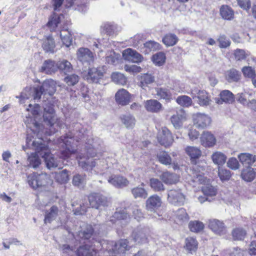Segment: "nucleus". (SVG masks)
Wrapping results in <instances>:
<instances>
[{"label": "nucleus", "instance_id": "bb28decb", "mask_svg": "<svg viewBox=\"0 0 256 256\" xmlns=\"http://www.w3.org/2000/svg\"><path fill=\"white\" fill-rule=\"evenodd\" d=\"M58 208L56 206H52L50 210H46L45 212L44 223H51L58 216Z\"/></svg>", "mask_w": 256, "mask_h": 256}, {"label": "nucleus", "instance_id": "69168bd1", "mask_svg": "<svg viewBox=\"0 0 256 256\" xmlns=\"http://www.w3.org/2000/svg\"><path fill=\"white\" fill-rule=\"evenodd\" d=\"M96 166L95 161L89 158L86 161L81 162V167L86 170H90Z\"/></svg>", "mask_w": 256, "mask_h": 256}, {"label": "nucleus", "instance_id": "ddd939ff", "mask_svg": "<svg viewBox=\"0 0 256 256\" xmlns=\"http://www.w3.org/2000/svg\"><path fill=\"white\" fill-rule=\"evenodd\" d=\"M122 56L125 60L134 63H138L143 60L142 55L132 48L124 50L122 52Z\"/></svg>", "mask_w": 256, "mask_h": 256}, {"label": "nucleus", "instance_id": "2f4dec72", "mask_svg": "<svg viewBox=\"0 0 256 256\" xmlns=\"http://www.w3.org/2000/svg\"><path fill=\"white\" fill-rule=\"evenodd\" d=\"M60 37L63 45L66 47H69L72 44V35L68 29L60 30Z\"/></svg>", "mask_w": 256, "mask_h": 256}, {"label": "nucleus", "instance_id": "473e14b6", "mask_svg": "<svg viewBox=\"0 0 256 256\" xmlns=\"http://www.w3.org/2000/svg\"><path fill=\"white\" fill-rule=\"evenodd\" d=\"M211 158L213 162L219 167L225 164L227 157L222 152L217 151L212 154Z\"/></svg>", "mask_w": 256, "mask_h": 256}, {"label": "nucleus", "instance_id": "79ce46f5", "mask_svg": "<svg viewBox=\"0 0 256 256\" xmlns=\"http://www.w3.org/2000/svg\"><path fill=\"white\" fill-rule=\"evenodd\" d=\"M58 69L65 74L72 72V67L71 64L66 60L58 61L57 62V70Z\"/></svg>", "mask_w": 256, "mask_h": 256}, {"label": "nucleus", "instance_id": "13d9d810", "mask_svg": "<svg viewBox=\"0 0 256 256\" xmlns=\"http://www.w3.org/2000/svg\"><path fill=\"white\" fill-rule=\"evenodd\" d=\"M232 235L234 240H243L246 235V231L240 228H237L232 231Z\"/></svg>", "mask_w": 256, "mask_h": 256}, {"label": "nucleus", "instance_id": "680f3d73", "mask_svg": "<svg viewBox=\"0 0 256 256\" xmlns=\"http://www.w3.org/2000/svg\"><path fill=\"white\" fill-rule=\"evenodd\" d=\"M218 175L222 181L228 180L231 176L230 170L220 168V166L218 168Z\"/></svg>", "mask_w": 256, "mask_h": 256}, {"label": "nucleus", "instance_id": "f704fd0d", "mask_svg": "<svg viewBox=\"0 0 256 256\" xmlns=\"http://www.w3.org/2000/svg\"><path fill=\"white\" fill-rule=\"evenodd\" d=\"M186 154L190 158L192 161L198 158L202 154V152L199 148L194 146H188L185 148Z\"/></svg>", "mask_w": 256, "mask_h": 256}, {"label": "nucleus", "instance_id": "f3484780", "mask_svg": "<svg viewBox=\"0 0 256 256\" xmlns=\"http://www.w3.org/2000/svg\"><path fill=\"white\" fill-rule=\"evenodd\" d=\"M115 99L118 104L126 106L130 102V94L126 90L122 88L116 92Z\"/></svg>", "mask_w": 256, "mask_h": 256}, {"label": "nucleus", "instance_id": "20e7f679", "mask_svg": "<svg viewBox=\"0 0 256 256\" xmlns=\"http://www.w3.org/2000/svg\"><path fill=\"white\" fill-rule=\"evenodd\" d=\"M88 67V70H84L82 72V77L89 82L98 83L100 80L103 77L105 72L104 67L92 68Z\"/></svg>", "mask_w": 256, "mask_h": 256}, {"label": "nucleus", "instance_id": "f8f14e48", "mask_svg": "<svg viewBox=\"0 0 256 256\" xmlns=\"http://www.w3.org/2000/svg\"><path fill=\"white\" fill-rule=\"evenodd\" d=\"M96 54L88 48H81V64L85 68L90 66L94 62Z\"/></svg>", "mask_w": 256, "mask_h": 256}, {"label": "nucleus", "instance_id": "bf43d9fd", "mask_svg": "<svg viewBox=\"0 0 256 256\" xmlns=\"http://www.w3.org/2000/svg\"><path fill=\"white\" fill-rule=\"evenodd\" d=\"M247 95L250 96L251 94H249L245 91L244 92H238L236 94V98L239 103L245 106L248 102Z\"/></svg>", "mask_w": 256, "mask_h": 256}, {"label": "nucleus", "instance_id": "7c9ffc66", "mask_svg": "<svg viewBox=\"0 0 256 256\" xmlns=\"http://www.w3.org/2000/svg\"><path fill=\"white\" fill-rule=\"evenodd\" d=\"M238 158L243 165H252L256 160V156L249 153H242Z\"/></svg>", "mask_w": 256, "mask_h": 256}, {"label": "nucleus", "instance_id": "49530a36", "mask_svg": "<svg viewBox=\"0 0 256 256\" xmlns=\"http://www.w3.org/2000/svg\"><path fill=\"white\" fill-rule=\"evenodd\" d=\"M240 77V74L235 69H230L226 72V78L229 82H237Z\"/></svg>", "mask_w": 256, "mask_h": 256}, {"label": "nucleus", "instance_id": "c756f323", "mask_svg": "<svg viewBox=\"0 0 256 256\" xmlns=\"http://www.w3.org/2000/svg\"><path fill=\"white\" fill-rule=\"evenodd\" d=\"M175 220L180 224L188 222L190 219L186 210L184 208H180L175 212Z\"/></svg>", "mask_w": 256, "mask_h": 256}, {"label": "nucleus", "instance_id": "1a4fd4ad", "mask_svg": "<svg viewBox=\"0 0 256 256\" xmlns=\"http://www.w3.org/2000/svg\"><path fill=\"white\" fill-rule=\"evenodd\" d=\"M194 98L197 97L198 98V103L202 106H207L210 104V100L208 94L206 91L198 90L196 88H194L188 92Z\"/></svg>", "mask_w": 256, "mask_h": 256}, {"label": "nucleus", "instance_id": "39448f33", "mask_svg": "<svg viewBox=\"0 0 256 256\" xmlns=\"http://www.w3.org/2000/svg\"><path fill=\"white\" fill-rule=\"evenodd\" d=\"M83 206L86 207L90 206L93 208L98 209L102 206H104L107 204L106 198L100 194L94 193L90 194L84 198Z\"/></svg>", "mask_w": 256, "mask_h": 256}, {"label": "nucleus", "instance_id": "052dcab7", "mask_svg": "<svg viewBox=\"0 0 256 256\" xmlns=\"http://www.w3.org/2000/svg\"><path fill=\"white\" fill-rule=\"evenodd\" d=\"M42 84H46V88H44V94H48L52 96L56 92V88L52 82L45 81Z\"/></svg>", "mask_w": 256, "mask_h": 256}, {"label": "nucleus", "instance_id": "393cba45", "mask_svg": "<svg viewBox=\"0 0 256 256\" xmlns=\"http://www.w3.org/2000/svg\"><path fill=\"white\" fill-rule=\"evenodd\" d=\"M220 14L222 19L226 20H232L234 16V10L228 5H222L220 6Z\"/></svg>", "mask_w": 256, "mask_h": 256}, {"label": "nucleus", "instance_id": "4c0bfd02", "mask_svg": "<svg viewBox=\"0 0 256 256\" xmlns=\"http://www.w3.org/2000/svg\"><path fill=\"white\" fill-rule=\"evenodd\" d=\"M120 120L127 128H132L136 124V120L134 117L130 114L122 116Z\"/></svg>", "mask_w": 256, "mask_h": 256}, {"label": "nucleus", "instance_id": "0e129e2a", "mask_svg": "<svg viewBox=\"0 0 256 256\" xmlns=\"http://www.w3.org/2000/svg\"><path fill=\"white\" fill-rule=\"evenodd\" d=\"M234 58L237 60H242L248 56L244 50L237 48L234 50Z\"/></svg>", "mask_w": 256, "mask_h": 256}, {"label": "nucleus", "instance_id": "6ab92c4d", "mask_svg": "<svg viewBox=\"0 0 256 256\" xmlns=\"http://www.w3.org/2000/svg\"><path fill=\"white\" fill-rule=\"evenodd\" d=\"M139 86L142 89L146 90L149 84L155 82V77L150 73L141 74L138 76Z\"/></svg>", "mask_w": 256, "mask_h": 256}, {"label": "nucleus", "instance_id": "dca6fc26", "mask_svg": "<svg viewBox=\"0 0 256 256\" xmlns=\"http://www.w3.org/2000/svg\"><path fill=\"white\" fill-rule=\"evenodd\" d=\"M42 41V47L46 52L54 53L56 51V42L52 35L44 36Z\"/></svg>", "mask_w": 256, "mask_h": 256}, {"label": "nucleus", "instance_id": "423d86ee", "mask_svg": "<svg viewBox=\"0 0 256 256\" xmlns=\"http://www.w3.org/2000/svg\"><path fill=\"white\" fill-rule=\"evenodd\" d=\"M47 174L43 173L38 174L36 172H33L28 176V183L34 190L45 186L47 182Z\"/></svg>", "mask_w": 256, "mask_h": 256}, {"label": "nucleus", "instance_id": "a19ab883", "mask_svg": "<svg viewBox=\"0 0 256 256\" xmlns=\"http://www.w3.org/2000/svg\"><path fill=\"white\" fill-rule=\"evenodd\" d=\"M198 242L193 237L187 238L185 240V248L189 252L192 253L198 248Z\"/></svg>", "mask_w": 256, "mask_h": 256}, {"label": "nucleus", "instance_id": "c9c22d12", "mask_svg": "<svg viewBox=\"0 0 256 256\" xmlns=\"http://www.w3.org/2000/svg\"><path fill=\"white\" fill-rule=\"evenodd\" d=\"M57 70V63L48 60H45L41 68V71L46 74H51Z\"/></svg>", "mask_w": 256, "mask_h": 256}, {"label": "nucleus", "instance_id": "72a5a7b5", "mask_svg": "<svg viewBox=\"0 0 256 256\" xmlns=\"http://www.w3.org/2000/svg\"><path fill=\"white\" fill-rule=\"evenodd\" d=\"M61 18H64V16L62 14L60 15L54 14L51 18L48 20L46 25L49 28L51 32H55L58 24L60 22Z\"/></svg>", "mask_w": 256, "mask_h": 256}, {"label": "nucleus", "instance_id": "a18cd8bd", "mask_svg": "<svg viewBox=\"0 0 256 256\" xmlns=\"http://www.w3.org/2000/svg\"><path fill=\"white\" fill-rule=\"evenodd\" d=\"M150 184L151 188L155 192L164 191L165 190L164 186L162 182L158 178H150Z\"/></svg>", "mask_w": 256, "mask_h": 256}, {"label": "nucleus", "instance_id": "5fc2aeb1", "mask_svg": "<svg viewBox=\"0 0 256 256\" xmlns=\"http://www.w3.org/2000/svg\"><path fill=\"white\" fill-rule=\"evenodd\" d=\"M56 181L60 184H66L69 180L68 171L66 170H62L56 176Z\"/></svg>", "mask_w": 256, "mask_h": 256}, {"label": "nucleus", "instance_id": "58836bf2", "mask_svg": "<svg viewBox=\"0 0 256 256\" xmlns=\"http://www.w3.org/2000/svg\"><path fill=\"white\" fill-rule=\"evenodd\" d=\"M241 177L245 181L251 182L256 177V172L254 171V168L248 166L242 170Z\"/></svg>", "mask_w": 256, "mask_h": 256}, {"label": "nucleus", "instance_id": "aec40b11", "mask_svg": "<svg viewBox=\"0 0 256 256\" xmlns=\"http://www.w3.org/2000/svg\"><path fill=\"white\" fill-rule=\"evenodd\" d=\"M108 182L114 187L118 188H122L126 186L129 184L127 178L120 175L112 176L108 179Z\"/></svg>", "mask_w": 256, "mask_h": 256}, {"label": "nucleus", "instance_id": "5701e85b", "mask_svg": "<svg viewBox=\"0 0 256 256\" xmlns=\"http://www.w3.org/2000/svg\"><path fill=\"white\" fill-rule=\"evenodd\" d=\"M160 178L166 184H176L179 181V176L178 174L168 171L163 172L160 176Z\"/></svg>", "mask_w": 256, "mask_h": 256}, {"label": "nucleus", "instance_id": "37998d69", "mask_svg": "<svg viewBox=\"0 0 256 256\" xmlns=\"http://www.w3.org/2000/svg\"><path fill=\"white\" fill-rule=\"evenodd\" d=\"M166 56L162 52H159L154 54L152 57V60L156 66H162L166 62Z\"/></svg>", "mask_w": 256, "mask_h": 256}, {"label": "nucleus", "instance_id": "8fccbe9b", "mask_svg": "<svg viewBox=\"0 0 256 256\" xmlns=\"http://www.w3.org/2000/svg\"><path fill=\"white\" fill-rule=\"evenodd\" d=\"M132 193L135 198H145L148 196V192L146 190L142 187L137 186L132 190Z\"/></svg>", "mask_w": 256, "mask_h": 256}, {"label": "nucleus", "instance_id": "2eb2a0df", "mask_svg": "<svg viewBox=\"0 0 256 256\" xmlns=\"http://www.w3.org/2000/svg\"><path fill=\"white\" fill-rule=\"evenodd\" d=\"M146 110L150 112L158 113L162 110V104L156 100L150 99L144 102Z\"/></svg>", "mask_w": 256, "mask_h": 256}, {"label": "nucleus", "instance_id": "3c124183", "mask_svg": "<svg viewBox=\"0 0 256 256\" xmlns=\"http://www.w3.org/2000/svg\"><path fill=\"white\" fill-rule=\"evenodd\" d=\"M176 102L179 105L184 107H189L192 103V98L186 95L178 96Z\"/></svg>", "mask_w": 256, "mask_h": 256}, {"label": "nucleus", "instance_id": "e2e57ef3", "mask_svg": "<svg viewBox=\"0 0 256 256\" xmlns=\"http://www.w3.org/2000/svg\"><path fill=\"white\" fill-rule=\"evenodd\" d=\"M202 191L205 196H212L216 194V189L212 186H205L202 188Z\"/></svg>", "mask_w": 256, "mask_h": 256}, {"label": "nucleus", "instance_id": "4d7b16f0", "mask_svg": "<svg viewBox=\"0 0 256 256\" xmlns=\"http://www.w3.org/2000/svg\"><path fill=\"white\" fill-rule=\"evenodd\" d=\"M133 241L136 244H142L146 242L144 234L142 232H134L132 234Z\"/></svg>", "mask_w": 256, "mask_h": 256}, {"label": "nucleus", "instance_id": "c03bdc74", "mask_svg": "<svg viewBox=\"0 0 256 256\" xmlns=\"http://www.w3.org/2000/svg\"><path fill=\"white\" fill-rule=\"evenodd\" d=\"M112 80L116 84L124 86L126 84L127 78L125 76L119 72H114L112 74Z\"/></svg>", "mask_w": 256, "mask_h": 256}, {"label": "nucleus", "instance_id": "b1692460", "mask_svg": "<svg viewBox=\"0 0 256 256\" xmlns=\"http://www.w3.org/2000/svg\"><path fill=\"white\" fill-rule=\"evenodd\" d=\"M192 170V176L194 182L200 184H202L206 182V180L204 176V173L202 172L204 170V166H201L199 168L198 166L195 164L193 166Z\"/></svg>", "mask_w": 256, "mask_h": 256}, {"label": "nucleus", "instance_id": "6e6552de", "mask_svg": "<svg viewBox=\"0 0 256 256\" xmlns=\"http://www.w3.org/2000/svg\"><path fill=\"white\" fill-rule=\"evenodd\" d=\"M168 202L174 205H183L186 200V197L181 190H171L168 192Z\"/></svg>", "mask_w": 256, "mask_h": 256}, {"label": "nucleus", "instance_id": "cd10ccee", "mask_svg": "<svg viewBox=\"0 0 256 256\" xmlns=\"http://www.w3.org/2000/svg\"><path fill=\"white\" fill-rule=\"evenodd\" d=\"M155 91L158 98L164 100L166 102H170L173 99L172 93L166 88H155Z\"/></svg>", "mask_w": 256, "mask_h": 256}, {"label": "nucleus", "instance_id": "603ef678", "mask_svg": "<svg viewBox=\"0 0 256 256\" xmlns=\"http://www.w3.org/2000/svg\"><path fill=\"white\" fill-rule=\"evenodd\" d=\"M63 256H80L79 248L76 250L71 248L69 245L64 244L62 248Z\"/></svg>", "mask_w": 256, "mask_h": 256}, {"label": "nucleus", "instance_id": "f03ea898", "mask_svg": "<svg viewBox=\"0 0 256 256\" xmlns=\"http://www.w3.org/2000/svg\"><path fill=\"white\" fill-rule=\"evenodd\" d=\"M57 144L62 148L60 150V158L66 160L74 154L76 151L78 141L73 136H68L67 135L62 136L57 140Z\"/></svg>", "mask_w": 256, "mask_h": 256}, {"label": "nucleus", "instance_id": "c85d7f7f", "mask_svg": "<svg viewBox=\"0 0 256 256\" xmlns=\"http://www.w3.org/2000/svg\"><path fill=\"white\" fill-rule=\"evenodd\" d=\"M129 217L126 209H117L110 221L112 224H120V220H126Z\"/></svg>", "mask_w": 256, "mask_h": 256}, {"label": "nucleus", "instance_id": "9d476101", "mask_svg": "<svg viewBox=\"0 0 256 256\" xmlns=\"http://www.w3.org/2000/svg\"><path fill=\"white\" fill-rule=\"evenodd\" d=\"M159 143L166 147L170 146L173 142V138L169 130L164 127L160 130L157 136Z\"/></svg>", "mask_w": 256, "mask_h": 256}, {"label": "nucleus", "instance_id": "ea45409f", "mask_svg": "<svg viewBox=\"0 0 256 256\" xmlns=\"http://www.w3.org/2000/svg\"><path fill=\"white\" fill-rule=\"evenodd\" d=\"M106 60L108 64L116 65L120 60V56L118 54H116L114 51L108 52L106 54Z\"/></svg>", "mask_w": 256, "mask_h": 256}, {"label": "nucleus", "instance_id": "338daca9", "mask_svg": "<svg viewBox=\"0 0 256 256\" xmlns=\"http://www.w3.org/2000/svg\"><path fill=\"white\" fill-rule=\"evenodd\" d=\"M96 252L92 247L85 245L81 246V256H93Z\"/></svg>", "mask_w": 256, "mask_h": 256}, {"label": "nucleus", "instance_id": "e433bc0d", "mask_svg": "<svg viewBox=\"0 0 256 256\" xmlns=\"http://www.w3.org/2000/svg\"><path fill=\"white\" fill-rule=\"evenodd\" d=\"M160 48V44L156 42L150 40L144 44L142 48V52L145 54H148L150 52L156 51Z\"/></svg>", "mask_w": 256, "mask_h": 256}, {"label": "nucleus", "instance_id": "864d4df0", "mask_svg": "<svg viewBox=\"0 0 256 256\" xmlns=\"http://www.w3.org/2000/svg\"><path fill=\"white\" fill-rule=\"evenodd\" d=\"M188 226L192 232H196L202 230L204 228L203 223L197 220L190 222Z\"/></svg>", "mask_w": 256, "mask_h": 256}, {"label": "nucleus", "instance_id": "f257e3e1", "mask_svg": "<svg viewBox=\"0 0 256 256\" xmlns=\"http://www.w3.org/2000/svg\"><path fill=\"white\" fill-rule=\"evenodd\" d=\"M26 142L27 146L30 147L31 146L32 148L35 150V152L32 153L28 158L32 166L36 168L40 164L41 162L38 154L44 159L48 168L57 166L54 158L52 156L50 150L42 139L38 138V140H33L31 143L32 140L28 136Z\"/></svg>", "mask_w": 256, "mask_h": 256}, {"label": "nucleus", "instance_id": "412c9836", "mask_svg": "<svg viewBox=\"0 0 256 256\" xmlns=\"http://www.w3.org/2000/svg\"><path fill=\"white\" fill-rule=\"evenodd\" d=\"M200 143L204 147L211 148L216 144V138L209 132H204L200 138Z\"/></svg>", "mask_w": 256, "mask_h": 256}, {"label": "nucleus", "instance_id": "6e6d98bb", "mask_svg": "<svg viewBox=\"0 0 256 256\" xmlns=\"http://www.w3.org/2000/svg\"><path fill=\"white\" fill-rule=\"evenodd\" d=\"M218 42V46L221 48H226L230 46L231 42L230 39L225 35H220L217 40Z\"/></svg>", "mask_w": 256, "mask_h": 256}, {"label": "nucleus", "instance_id": "de8ad7c7", "mask_svg": "<svg viewBox=\"0 0 256 256\" xmlns=\"http://www.w3.org/2000/svg\"><path fill=\"white\" fill-rule=\"evenodd\" d=\"M158 161L164 165H170L172 164V158L170 155L165 151L160 152L157 154Z\"/></svg>", "mask_w": 256, "mask_h": 256}, {"label": "nucleus", "instance_id": "0eeeda50", "mask_svg": "<svg viewBox=\"0 0 256 256\" xmlns=\"http://www.w3.org/2000/svg\"><path fill=\"white\" fill-rule=\"evenodd\" d=\"M194 125L198 128L204 129L210 126L212 118L208 114L204 113H196L193 115Z\"/></svg>", "mask_w": 256, "mask_h": 256}, {"label": "nucleus", "instance_id": "774afa93", "mask_svg": "<svg viewBox=\"0 0 256 256\" xmlns=\"http://www.w3.org/2000/svg\"><path fill=\"white\" fill-rule=\"evenodd\" d=\"M64 82L69 86H74L78 82V76L76 74L68 76L64 78Z\"/></svg>", "mask_w": 256, "mask_h": 256}, {"label": "nucleus", "instance_id": "4be33fe9", "mask_svg": "<svg viewBox=\"0 0 256 256\" xmlns=\"http://www.w3.org/2000/svg\"><path fill=\"white\" fill-rule=\"evenodd\" d=\"M162 202L160 198L156 194L149 197L146 201V208L148 210L154 211L161 206Z\"/></svg>", "mask_w": 256, "mask_h": 256}, {"label": "nucleus", "instance_id": "09e8293b", "mask_svg": "<svg viewBox=\"0 0 256 256\" xmlns=\"http://www.w3.org/2000/svg\"><path fill=\"white\" fill-rule=\"evenodd\" d=\"M178 38L176 35L172 34H166L162 38L163 43L167 46H173L176 44Z\"/></svg>", "mask_w": 256, "mask_h": 256}, {"label": "nucleus", "instance_id": "7ed1b4c3", "mask_svg": "<svg viewBox=\"0 0 256 256\" xmlns=\"http://www.w3.org/2000/svg\"><path fill=\"white\" fill-rule=\"evenodd\" d=\"M82 140L84 141V148L88 156L94 158L102 154V142L98 138H94L91 135L86 138L83 136Z\"/></svg>", "mask_w": 256, "mask_h": 256}, {"label": "nucleus", "instance_id": "9b49d317", "mask_svg": "<svg viewBox=\"0 0 256 256\" xmlns=\"http://www.w3.org/2000/svg\"><path fill=\"white\" fill-rule=\"evenodd\" d=\"M208 227L214 234L220 236L224 234L226 232V228L224 223L218 220H210Z\"/></svg>", "mask_w": 256, "mask_h": 256}, {"label": "nucleus", "instance_id": "a211bd4d", "mask_svg": "<svg viewBox=\"0 0 256 256\" xmlns=\"http://www.w3.org/2000/svg\"><path fill=\"white\" fill-rule=\"evenodd\" d=\"M220 98H216V102L218 104H222L223 102L226 104H232L234 101V94L228 90H222L220 94Z\"/></svg>", "mask_w": 256, "mask_h": 256}, {"label": "nucleus", "instance_id": "a878e982", "mask_svg": "<svg viewBox=\"0 0 256 256\" xmlns=\"http://www.w3.org/2000/svg\"><path fill=\"white\" fill-rule=\"evenodd\" d=\"M133 245L132 240L128 241L127 240H122L118 243L115 244L112 250L116 254L123 253Z\"/></svg>", "mask_w": 256, "mask_h": 256}, {"label": "nucleus", "instance_id": "4468645a", "mask_svg": "<svg viewBox=\"0 0 256 256\" xmlns=\"http://www.w3.org/2000/svg\"><path fill=\"white\" fill-rule=\"evenodd\" d=\"M186 120V115L182 110L177 112L176 114H173L170 118V122L176 129H180L182 128L183 123Z\"/></svg>", "mask_w": 256, "mask_h": 256}]
</instances>
